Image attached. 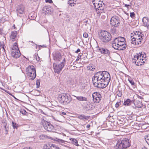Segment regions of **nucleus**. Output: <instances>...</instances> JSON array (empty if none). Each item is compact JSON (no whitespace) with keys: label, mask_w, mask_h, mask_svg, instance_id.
Returning <instances> with one entry per match:
<instances>
[{"label":"nucleus","mask_w":149,"mask_h":149,"mask_svg":"<svg viewBox=\"0 0 149 149\" xmlns=\"http://www.w3.org/2000/svg\"><path fill=\"white\" fill-rule=\"evenodd\" d=\"M110 79V74L105 71H100L96 73L92 78L94 86L100 88H105L108 85Z\"/></svg>","instance_id":"1"},{"label":"nucleus","mask_w":149,"mask_h":149,"mask_svg":"<svg viewBox=\"0 0 149 149\" xmlns=\"http://www.w3.org/2000/svg\"><path fill=\"white\" fill-rule=\"evenodd\" d=\"M58 99L61 103L66 104L69 103L71 102L72 98L69 94L63 93L59 94Z\"/></svg>","instance_id":"2"},{"label":"nucleus","mask_w":149,"mask_h":149,"mask_svg":"<svg viewBox=\"0 0 149 149\" xmlns=\"http://www.w3.org/2000/svg\"><path fill=\"white\" fill-rule=\"evenodd\" d=\"M99 38L103 42H107L111 40V36L110 33L106 31H102Z\"/></svg>","instance_id":"3"},{"label":"nucleus","mask_w":149,"mask_h":149,"mask_svg":"<svg viewBox=\"0 0 149 149\" xmlns=\"http://www.w3.org/2000/svg\"><path fill=\"white\" fill-rule=\"evenodd\" d=\"M26 72L27 76L30 77V79L33 80L36 77V70L34 66L32 65L28 66L26 68Z\"/></svg>","instance_id":"4"},{"label":"nucleus","mask_w":149,"mask_h":149,"mask_svg":"<svg viewBox=\"0 0 149 149\" xmlns=\"http://www.w3.org/2000/svg\"><path fill=\"white\" fill-rule=\"evenodd\" d=\"M130 146V143L129 139L127 138H124L120 143H118L116 146L118 149H123L127 148Z\"/></svg>","instance_id":"5"},{"label":"nucleus","mask_w":149,"mask_h":149,"mask_svg":"<svg viewBox=\"0 0 149 149\" xmlns=\"http://www.w3.org/2000/svg\"><path fill=\"white\" fill-rule=\"evenodd\" d=\"M65 63V59H63L62 61H61L60 63L57 64L56 63H54L53 67L55 73L59 74L61 71L62 70Z\"/></svg>","instance_id":"6"},{"label":"nucleus","mask_w":149,"mask_h":149,"mask_svg":"<svg viewBox=\"0 0 149 149\" xmlns=\"http://www.w3.org/2000/svg\"><path fill=\"white\" fill-rule=\"evenodd\" d=\"M120 23V18L118 16H114L111 17L110 21V24L112 27L117 28L119 25Z\"/></svg>","instance_id":"7"},{"label":"nucleus","mask_w":149,"mask_h":149,"mask_svg":"<svg viewBox=\"0 0 149 149\" xmlns=\"http://www.w3.org/2000/svg\"><path fill=\"white\" fill-rule=\"evenodd\" d=\"M119 47L118 50H123L126 49L127 47L125 43V38L122 37H118Z\"/></svg>","instance_id":"8"},{"label":"nucleus","mask_w":149,"mask_h":149,"mask_svg":"<svg viewBox=\"0 0 149 149\" xmlns=\"http://www.w3.org/2000/svg\"><path fill=\"white\" fill-rule=\"evenodd\" d=\"M43 125L44 128L46 130L50 132H53L54 130V127L49 122L44 121Z\"/></svg>","instance_id":"9"},{"label":"nucleus","mask_w":149,"mask_h":149,"mask_svg":"<svg viewBox=\"0 0 149 149\" xmlns=\"http://www.w3.org/2000/svg\"><path fill=\"white\" fill-rule=\"evenodd\" d=\"M53 59L56 62L58 63L59 62L61 63L63 61V59H65V58H63L60 54L59 52H55L54 54Z\"/></svg>","instance_id":"10"},{"label":"nucleus","mask_w":149,"mask_h":149,"mask_svg":"<svg viewBox=\"0 0 149 149\" xmlns=\"http://www.w3.org/2000/svg\"><path fill=\"white\" fill-rule=\"evenodd\" d=\"M92 96L93 101L95 103H99L101 99V95L99 93H94Z\"/></svg>","instance_id":"11"},{"label":"nucleus","mask_w":149,"mask_h":149,"mask_svg":"<svg viewBox=\"0 0 149 149\" xmlns=\"http://www.w3.org/2000/svg\"><path fill=\"white\" fill-rule=\"evenodd\" d=\"M143 35H141V36H135L131 35L130 38V41L131 43L132 44H136L135 41V39L143 38Z\"/></svg>","instance_id":"12"},{"label":"nucleus","mask_w":149,"mask_h":149,"mask_svg":"<svg viewBox=\"0 0 149 149\" xmlns=\"http://www.w3.org/2000/svg\"><path fill=\"white\" fill-rule=\"evenodd\" d=\"M98 50L102 54H105L106 56H109L110 54V51L105 48L102 47L99 48Z\"/></svg>","instance_id":"13"},{"label":"nucleus","mask_w":149,"mask_h":149,"mask_svg":"<svg viewBox=\"0 0 149 149\" xmlns=\"http://www.w3.org/2000/svg\"><path fill=\"white\" fill-rule=\"evenodd\" d=\"M118 37L114 39L112 42V47L118 50L119 47Z\"/></svg>","instance_id":"14"},{"label":"nucleus","mask_w":149,"mask_h":149,"mask_svg":"<svg viewBox=\"0 0 149 149\" xmlns=\"http://www.w3.org/2000/svg\"><path fill=\"white\" fill-rule=\"evenodd\" d=\"M83 106L84 108L86 111L89 110L93 109L92 105L90 103H88L87 101H86L84 102Z\"/></svg>","instance_id":"15"},{"label":"nucleus","mask_w":149,"mask_h":149,"mask_svg":"<svg viewBox=\"0 0 149 149\" xmlns=\"http://www.w3.org/2000/svg\"><path fill=\"white\" fill-rule=\"evenodd\" d=\"M11 56L15 58H19L21 55L20 51H11Z\"/></svg>","instance_id":"16"},{"label":"nucleus","mask_w":149,"mask_h":149,"mask_svg":"<svg viewBox=\"0 0 149 149\" xmlns=\"http://www.w3.org/2000/svg\"><path fill=\"white\" fill-rule=\"evenodd\" d=\"M142 22L143 26L149 29V19L147 17H144L143 18Z\"/></svg>","instance_id":"17"},{"label":"nucleus","mask_w":149,"mask_h":149,"mask_svg":"<svg viewBox=\"0 0 149 149\" xmlns=\"http://www.w3.org/2000/svg\"><path fill=\"white\" fill-rule=\"evenodd\" d=\"M94 5L95 8L97 10H102L103 9V7L102 6V5L101 3H94Z\"/></svg>","instance_id":"18"},{"label":"nucleus","mask_w":149,"mask_h":149,"mask_svg":"<svg viewBox=\"0 0 149 149\" xmlns=\"http://www.w3.org/2000/svg\"><path fill=\"white\" fill-rule=\"evenodd\" d=\"M17 31H12L11 32L10 37L12 39V41L15 40L17 39Z\"/></svg>","instance_id":"19"},{"label":"nucleus","mask_w":149,"mask_h":149,"mask_svg":"<svg viewBox=\"0 0 149 149\" xmlns=\"http://www.w3.org/2000/svg\"><path fill=\"white\" fill-rule=\"evenodd\" d=\"M134 105L135 106V109H136V107L140 108L142 107L143 105L142 104L141 102L139 100H136V102L134 103Z\"/></svg>","instance_id":"20"},{"label":"nucleus","mask_w":149,"mask_h":149,"mask_svg":"<svg viewBox=\"0 0 149 149\" xmlns=\"http://www.w3.org/2000/svg\"><path fill=\"white\" fill-rule=\"evenodd\" d=\"M142 56V54L139 53V54H137L134 56V58L132 60V62L133 63H136L135 61L139 59V58H141Z\"/></svg>","instance_id":"21"},{"label":"nucleus","mask_w":149,"mask_h":149,"mask_svg":"<svg viewBox=\"0 0 149 149\" xmlns=\"http://www.w3.org/2000/svg\"><path fill=\"white\" fill-rule=\"evenodd\" d=\"M24 8L22 6H18L17 10V14H22L24 12Z\"/></svg>","instance_id":"22"},{"label":"nucleus","mask_w":149,"mask_h":149,"mask_svg":"<svg viewBox=\"0 0 149 149\" xmlns=\"http://www.w3.org/2000/svg\"><path fill=\"white\" fill-rule=\"evenodd\" d=\"M74 97L76 98L77 99L80 101H85L86 102L87 101V98L81 96H74Z\"/></svg>","instance_id":"23"},{"label":"nucleus","mask_w":149,"mask_h":149,"mask_svg":"<svg viewBox=\"0 0 149 149\" xmlns=\"http://www.w3.org/2000/svg\"><path fill=\"white\" fill-rule=\"evenodd\" d=\"M12 49L11 51H19L18 47L17 44L16 42L14 43L13 47L12 48Z\"/></svg>","instance_id":"24"},{"label":"nucleus","mask_w":149,"mask_h":149,"mask_svg":"<svg viewBox=\"0 0 149 149\" xmlns=\"http://www.w3.org/2000/svg\"><path fill=\"white\" fill-rule=\"evenodd\" d=\"M71 141L72 143L77 146H79V145L78 143V141L76 139L74 138H71L69 139Z\"/></svg>","instance_id":"25"},{"label":"nucleus","mask_w":149,"mask_h":149,"mask_svg":"<svg viewBox=\"0 0 149 149\" xmlns=\"http://www.w3.org/2000/svg\"><path fill=\"white\" fill-rule=\"evenodd\" d=\"M132 101L129 99H127L124 102V104L126 106H129L130 105Z\"/></svg>","instance_id":"26"},{"label":"nucleus","mask_w":149,"mask_h":149,"mask_svg":"<svg viewBox=\"0 0 149 149\" xmlns=\"http://www.w3.org/2000/svg\"><path fill=\"white\" fill-rule=\"evenodd\" d=\"M143 38L139 39H135V42L136 44H133L134 45H140L141 44L142 39Z\"/></svg>","instance_id":"27"},{"label":"nucleus","mask_w":149,"mask_h":149,"mask_svg":"<svg viewBox=\"0 0 149 149\" xmlns=\"http://www.w3.org/2000/svg\"><path fill=\"white\" fill-rule=\"evenodd\" d=\"M50 8L48 6L44 7L43 8V11L46 14L49 13Z\"/></svg>","instance_id":"28"},{"label":"nucleus","mask_w":149,"mask_h":149,"mask_svg":"<svg viewBox=\"0 0 149 149\" xmlns=\"http://www.w3.org/2000/svg\"><path fill=\"white\" fill-rule=\"evenodd\" d=\"M51 144H52L47 143L44 145V149H51Z\"/></svg>","instance_id":"29"},{"label":"nucleus","mask_w":149,"mask_h":149,"mask_svg":"<svg viewBox=\"0 0 149 149\" xmlns=\"http://www.w3.org/2000/svg\"><path fill=\"white\" fill-rule=\"evenodd\" d=\"M68 3V4H69L70 6L71 7L74 6V4H75L74 2L72 1V0H69Z\"/></svg>","instance_id":"30"},{"label":"nucleus","mask_w":149,"mask_h":149,"mask_svg":"<svg viewBox=\"0 0 149 149\" xmlns=\"http://www.w3.org/2000/svg\"><path fill=\"white\" fill-rule=\"evenodd\" d=\"M51 149H60V148L54 144H51Z\"/></svg>","instance_id":"31"},{"label":"nucleus","mask_w":149,"mask_h":149,"mask_svg":"<svg viewBox=\"0 0 149 149\" xmlns=\"http://www.w3.org/2000/svg\"><path fill=\"white\" fill-rule=\"evenodd\" d=\"M87 69L88 70L93 71L95 70V68H93L91 65H89L87 66Z\"/></svg>","instance_id":"32"},{"label":"nucleus","mask_w":149,"mask_h":149,"mask_svg":"<svg viewBox=\"0 0 149 149\" xmlns=\"http://www.w3.org/2000/svg\"><path fill=\"white\" fill-rule=\"evenodd\" d=\"M47 136L43 135L42 134L40 135L39 136V138H40V139H42V140H44L47 137Z\"/></svg>","instance_id":"33"},{"label":"nucleus","mask_w":149,"mask_h":149,"mask_svg":"<svg viewBox=\"0 0 149 149\" xmlns=\"http://www.w3.org/2000/svg\"><path fill=\"white\" fill-rule=\"evenodd\" d=\"M78 118L80 119H86V116L83 115H80L78 116Z\"/></svg>","instance_id":"34"},{"label":"nucleus","mask_w":149,"mask_h":149,"mask_svg":"<svg viewBox=\"0 0 149 149\" xmlns=\"http://www.w3.org/2000/svg\"><path fill=\"white\" fill-rule=\"evenodd\" d=\"M135 61L136 62V63H134L136 65H137V66H139V65H143V64L142 63H141L139 61V59L138 60H137V61Z\"/></svg>","instance_id":"35"},{"label":"nucleus","mask_w":149,"mask_h":149,"mask_svg":"<svg viewBox=\"0 0 149 149\" xmlns=\"http://www.w3.org/2000/svg\"><path fill=\"white\" fill-rule=\"evenodd\" d=\"M12 126L13 128H17V125L14 122H12Z\"/></svg>","instance_id":"36"},{"label":"nucleus","mask_w":149,"mask_h":149,"mask_svg":"<svg viewBox=\"0 0 149 149\" xmlns=\"http://www.w3.org/2000/svg\"><path fill=\"white\" fill-rule=\"evenodd\" d=\"M121 101H120L119 102H117L115 105V106L116 108H118L120 105L121 104Z\"/></svg>","instance_id":"37"},{"label":"nucleus","mask_w":149,"mask_h":149,"mask_svg":"<svg viewBox=\"0 0 149 149\" xmlns=\"http://www.w3.org/2000/svg\"><path fill=\"white\" fill-rule=\"evenodd\" d=\"M61 145L63 146L66 147L68 148L69 149H71V148L68 146V145L66 144L65 143V144H61Z\"/></svg>","instance_id":"38"},{"label":"nucleus","mask_w":149,"mask_h":149,"mask_svg":"<svg viewBox=\"0 0 149 149\" xmlns=\"http://www.w3.org/2000/svg\"><path fill=\"white\" fill-rule=\"evenodd\" d=\"M40 81L39 80H37L36 81L37 88H38L40 87Z\"/></svg>","instance_id":"39"},{"label":"nucleus","mask_w":149,"mask_h":149,"mask_svg":"<svg viewBox=\"0 0 149 149\" xmlns=\"http://www.w3.org/2000/svg\"><path fill=\"white\" fill-rule=\"evenodd\" d=\"M128 81L132 86H135V83L133 80L129 79Z\"/></svg>","instance_id":"40"},{"label":"nucleus","mask_w":149,"mask_h":149,"mask_svg":"<svg viewBox=\"0 0 149 149\" xmlns=\"http://www.w3.org/2000/svg\"><path fill=\"white\" fill-rule=\"evenodd\" d=\"M144 59H141V57L139 58V61L142 63H144L145 61H144Z\"/></svg>","instance_id":"41"},{"label":"nucleus","mask_w":149,"mask_h":149,"mask_svg":"<svg viewBox=\"0 0 149 149\" xmlns=\"http://www.w3.org/2000/svg\"><path fill=\"white\" fill-rule=\"evenodd\" d=\"M59 142L61 144H65V143L66 142V141L62 139H59Z\"/></svg>","instance_id":"42"},{"label":"nucleus","mask_w":149,"mask_h":149,"mask_svg":"<svg viewBox=\"0 0 149 149\" xmlns=\"http://www.w3.org/2000/svg\"><path fill=\"white\" fill-rule=\"evenodd\" d=\"M117 95L118 97H121L122 96V93L120 91H118L117 92Z\"/></svg>","instance_id":"43"},{"label":"nucleus","mask_w":149,"mask_h":149,"mask_svg":"<svg viewBox=\"0 0 149 149\" xmlns=\"http://www.w3.org/2000/svg\"><path fill=\"white\" fill-rule=\"evenodd\" d=\"M146 141L147 143L149 146V135L148 136H147L146 138Z\"/></svg>","instance_id":"44"},{"label":"nucleus","mask_w":149,"mask_h":149,"mask_svg":"<svg viewBox=\"0 0 149 149\" xmlns=\"http://www.w3.org/2000/svg\"><path fill=\"white\" fill-rule=\"evenodd\" d=\"M66 113L64 112H60V113L59 116L61 117H63V115H66Z\"/></svg>","instance_id":"45"},{"label":"nucleus","mask_w":149,"mask_h":149,"mask_svg":"<svg viewBox=\"0 0 149 149\" xmlns=\"http://www.w3.org/2000/svg\"><path fill=\"white\" fill-rule=\"evenodd\" d=\"M83 36L85 38H87L88 37V34L87 33H84V34H83Z\"/></svg>","instance_id":"46"},{"label":"nucleus","mask_w":149,"mask_h":149,"mask_svg":"<svg viewBox=\"0 0 149 149\" xmlns=\"http://www.w3.org/2000/svg\"><path fill=\"white\" fill-rule=\"evenodd\" d=\"M134 12L131 13H130V17H132L133 18L134 17Z\"/></svg>","instance_id":"47"},{"label":"nucleus","mask_w":149,"mask_h":149,"mask_svg":"<svg viewBox=\"0 0 149 149\" xmlns=\"http://www.w3.org/2000/svg\"><path fill=\"white\" fill-rule=\"evenodd\" d=\"M35 57H36V60L37 61H40V57H39V56H38V55H37V56L36 55L35 56Z\"/></svg>","instance_id":"48"},{"label":"nucleus","mask_w":149,"mask_h":149,"mask_svg":"<svg viewBox=\"0 0 149 149\" xmlns=\"http://www.w3.org/2000/svg\"><path fill=\"white\" fill-rule=\"evenodd\" d=\"M20 113H22L23 114L25 115L26 112L25 110H23L20 111Z\"/></svg>","instance_id":"49"},{"label":"nucleus","mask_w":149,"mask_h":149,"mask_svg":"<svg viewBox=\"0 0 149 149\" xmlns=\"http://www.w3.org/2000/svg\"><path fill=\"white\" fill-rule=\"evenodd\" d=\"M45 1L47 3L48 2L49 3H53L52 0H45Z\"/></svg>","instance_id":"50"},{"label":"nucleus","mask_w":149,"mask_h":149,"mask_svg":"<svg viewBox=\"0 0 149 149\" xmlns=\"http://www.w3.org/2000/svg\"><path fill=\"white\" fill-rule=\"evenodd\" d=\"M81 55L80 54H79V55L77 57V58L76 59V61H78L79 59L81 58Z\"/></svg>","instance_id":"51"},{"label":"nucleus","mask_w":149,"mask_h":149,"mask_svg":"<svg viewBox=\"0 0 149 149\" xmlns=\"http://www.w3.org/2000/svg\"><path fill=\"white\" fill-rule=\"evenodd\" d=\"M134 34L132 33H131V35H132L137 36L138 33H139V32L136 31L135 32H134Z\"/></svg>","instance_id":"52"},{"label":"nucleus","mask_w":149,"mask_h":149,"mask_svg":"<svg viewBox=\"0 0 149 149\" xmlns=\"http://www.w3.org/2000/svg\"><path fill=\"white\" fill-rule=\"evenodd\" d=\"M145 56H146V54H145V55L144 56L143 54H142L141 59L144 58L145 59L146 58Z\"/></svg>","instance_id":"53"},{"label":"nucleus","mask_w":149,"mask_h":149,"mask_svg":"<svg viewBox=\"0 0 149 149\" xmlns=\"http://www.w3.org/2000/svg\"><path fill=\"white\" fill-rule=\"evenodd\" d=\"M80 49H78L77 50L75 51V52L76 53H78L79 52H80Z\"/></svg>","instance_id":"54"},{"label":"nucleus","mask_w":149,"mask_h":149,"mask_svg":"<svg viewBox=\"0 0 149 149\" xmlns=\"http://www.w3.org/2000/svg\"><path fill=\"white\" fill-rule=\"evenodd\" d=\"M137 97L139 98H140L141 100H142L143 99V98L142 97H141V96H139V95H138L137 96Z\"/></svg>","instance_id":"55"},{"label":"nucleus","mask_w":149,"mask_h":149,"mask_svg":"<svg viewBox=\"0 0 149 149\" xmlns=\"http://www.w3.org/2000/svg\"><path fill=\"white\" fill-rule=\"evenodd\" d=\"M141 35H143L140 32H139V33H138L137 36H141Z\"/></svg>","instance_id":"56"},{"label":"nucleus","mask_w":149,"mask_h":149,"mask_svg":"<svg viewBox=\"0 0 149 149\" xmlns=\"http://www.w3.org/2000/svg\"><path fill=\"white\" fill-rule=\"evenodd\" d=\"M91 126H90V125H89V124H88L86 126V128H89Z\"/></svg>","instance_id":"57"},{"label":"nucleus","mask_w":149,"mask_h":149,"mask_svg":"<svg viewBox=\"0 0 149 149\" xmlns=\"http://www.w3.org/2000/svg\"><path fill=\"white\" fill-rule=\"evenodd\" d=\"M38 46H39V47H46L44 45L42 46L41 45H38Z\"/></svg>","instance_id":"58"},{"label":"nucleus","mask_w":149,"mask_h":149,"mask_svg":"<svg viewBox=\"0 0 149 149\" xmlns=\"http://www.w3.org/2000/svg\"><path fill=\"white\" fill-rule=\"evenodd\" d=\"M5 131H6V134H7L8 133V132L7 130V129H5Z\"/></svg>","instance_id":"59"},{"label":"nucleus","mask_w":149,"mask_h":149,"mask_svg":"<svg viewBox=\"0 0 149 149\" xmlns=\"http://www.w3.org/2000/svg\"><path fill=\"white\" fill-rule=\"evenodd\" d=\"M116 33V30H114V33Z\"/></svg>","instance_id":"60"},{"label":"nucleus","mask_w":149,"mask_h":149,"mask_svg":"<svg viewBox=\"0 0 149 149\" xmlns=\"http://www.w3.org/2000/svg\"><path fill=\"white\" fill-rule=\"evenodd\" d=\"M4 127L5 129H7V128L6 127V125H5Z\"/></svg>","instance_id":"61"},{"label":"nucleus","mask_w":149,"mask_h":149,"mask_svg":"<svg viewBox=\"0 0 149 149\" xmlns=\"http://www.w3.org/2000/svg\"><path fill=\"white\" fill-rule=\"evenodd\" d=\"M72 1H74V3L75 2H76V1H75V0H72Z\"/></svg>","instance_id":"62"}]
</instances>
